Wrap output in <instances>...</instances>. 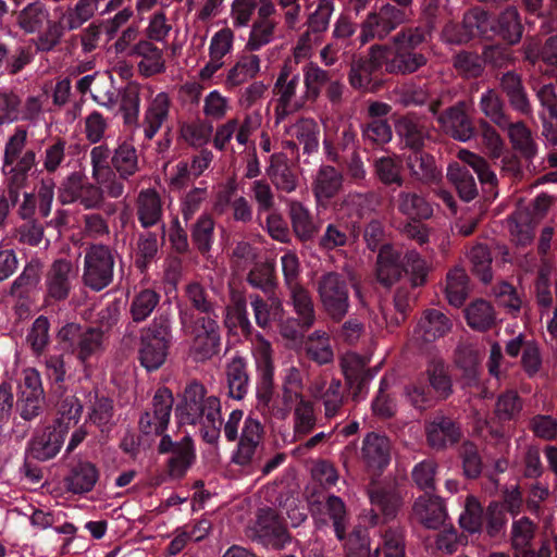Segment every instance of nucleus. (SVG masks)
<instances>
[{
    "label": "nucleus",
    "mask_w": 557,
    "mask_h": 557,
    "mask_svg": "<svg viewBox=\"0 0 557 557\" xmlns=\"http://www.w3.org/2000/svg\"><path fill=\"white\" fill-rule=\"evenodd\" d=\"M175 417L181 425L199 426L206 442L219 440L222 417L221 404L215 396H206V388L198 382L190 383L184 392L183 400L176 406Z\"/></svg>",
    "instance_id": "1"
},
{
    "label": "nucleus",
    "mask_w": 557,
    "mask_h": 557,
    "mask_svg": "<svg viewBox=\"0 0 557 557\" xmlns=\"http://www.w3.org/2000/svg\"><path fill=\"white\" fill-rule=\"evenodd\" d=\"M189 337V356L197 362H203L218 355L221 345L218 315H202L190 326L183 322Z\"/></svg>",
    "instance_id": "2"
},
{
    "label": "nucleus",
    "mask_w": 557,
    "mask_h": 557,
    "mask_svg": "<svg viewBox=\"0 0 557 557\" xmlns=\"http://www.w3.org/2000/svg\"><path fill=\"white\" fill-rule=\"evenodd\" d=\"M315 289L326 314L333 321H342L350 307L346 280L336 272H327L319 277Z\"/></svg>",
    "instance_id": "3"
},
{
    "label": "nucleus",
    "mask_w": 557,
    "mask_h": 557,
    "mask_svg": "<svg viewBox=\"0 0 557 557\" xmlns=\"http://www.w3.org/2000/svg\"><path fill=\"white\" fill-rule=\"evenodd\" d=\"M114 257L109 247L94 245L89 247L84 259L83 278L95 290L107 287L113 278Z\"/></svg>",
    "instance_id": "4"
},
{
    "label": "nucleus",
    "mask_w": 557,
    "mask_h": 557,
    "mask_svg": "<svg viewBox=\"0 0 557 557\" xmlns=\"http://www.w3.org/2000/svg\"><path fill=\"white\" fill-rule=\"evenodd\" d=\"M170 325L168 322H153L141 338L140 361L148 370L160 368L165 361L170 343Z\"/></svg>",
    "instance_id": "5"
},
{
    "label": "nucleus",
    "mask_w": 557,
    "mask_h": 557,
    "mask_svg": "<svg viewBox=\"0 0 557 557\" xmlns=\"http://www.w3.org/2000/svg\"><path fill=\"white\" fill-rule=\"evenodd\" d=\"M276 7L273 0H260L258 17L252 23L244 46L246 52H256L271 44L278 28V21L273 17Z\"/></svg>",
    "instance_id": "6"
},
{
    "label": "nucleus",
    "mask_w": 557,
    "mask_h": 557,
    "mask_svg": "<svg viewBox=\"0 0 557 557\" xmlns=\"http://www.w3.org/2000/svg\"><path fill=\"white\" fill-rule=\"evenodd\" d=\"M405 21V12L391 4L383 5L379 12L369 14L362 24L360 41L367 44L373 38H384Z\"/></svg>",
    "instance_id": "7"
},
{
    "label": "nucleus",
    "mask_w": 557,
    "mask_h": 557,
    "mask_svg": "<svg viewBox=\"0 0 557 557\" xmlns=\"http://www.w3.org/2000/svg\"><path fill=\"white\" fill-rule=\"evenodd\" d=\"M173 406V396L168 388L156 392L152 400V411H146L139 419V429L147 435L162 434L169 424Z\"/></svg>",
    "instance_id": "8"
},
{
    "label": "nucleus",
    "mask_w": 557,
    "mask_h": 557,
    "mask_svg": "<svg viewBox=\"0 0 557 557\" xmlns=\"http://www.w3.org/2000/svg\"><path fill=\"white\" fill-rule=\"evenodd\" d=\"M78 270L70 260H55L48 270L45 278L47 297L53 300H64L70 295Z\"/></svg>",
    "instance_id": "9"
},
{
    "label": "nucleus",
    "mask_w": 557,
    "mask_h": 557,
    "mask_svg": "<svg viewBox=\"0 0 557 557\" xmlns=\"http://www.w3.org/2000/svg\"><path fill=\"white\" fill-rule=\"evenodd\" d=\"M235 34L230 27H223L215 32L209 41V61L199 71L201 81L211 79L214 74L225 65V57L234 49Z\"/></svg>",
    "instance_id": "10"
},
{
    "label": "nucleus",
    "mask_w": 557,
    "mask_h": 557,
    "mask_svg": "<svg viewBox=\"0 0 557 557\" xmlns=\"http://www.w3.org/2000/svg\"><path fill=\"white\" fill-rule=\"evenodd\" d=\"M462 27V34H454L456 24L448 23L443 29V39L448 44H463L476 36H488L493 28V22L490 21L486 12L473 9L465 14Z\"/></svg>",
    "instance_id": "11"
},
{
    "label": "nucleus",
    "mask_w": 557,
    "mask_h": 557,
    "mask_svg": "<svg viewBox=\"0 0 557 557\" xmlns=\"http://www.w3.org/2000/svg\"><path fill=\"white\" fill-rule=\"evenodd\" d=\"M298 85L299 74L293 70L290 63H285L274 85V92L277 96L278 102L275 109L277 122L283 120L289 112L299 109L300 103L295 100Z\"/></svg>",
    "instance_id": "12"
},
{
    "label": "nucleus",
    "mask_w": 557,
    "mask_h": 557,
    "mask_svg": "<svg viewBox=\"0 0 557 557\" xmlns=\"http://www.w3.org/2000/svg\"><path fill=\"white\" fill-rule=\"evenodd\" d=\"M256 540L267 548L282 549L290 537L272 509H263L256 523Z\"/></svg>",
    "instance_id": "13"
},
{
    "label": "nucleus",
    "mask_w": 557,
    "mask_h": 557,
    "mask_svg": "<svg viewBox=\"0 0 557 557\" xmlns=\"http://www.w3.org/2000/svg\"><path fill=\"white\" fill-rule=\"evenodd\" d=\"M171 100L166 92L153 90L147 99L143 119V132L146 139L151 140L162 128L170 115Z\"/></svg>",
    "instance_id": "14"
},
{
    "label": "nucleus",
    "mask_w": 557,
    "mask_h": 557,
    "mask_svg": "<svg viewBox=\"0 0 557 557\" xmlns=\"http://www.w3.org/2000/svg\"><path fill=\"white\" fill-rule=\"evenodd\" d=\"M313 517L318 524L332 523L336 537L344 539L348 527V513L342 498L335 495L329 496L313 509Z\"/></svg>",
    "instance_id": "15"
},
{
    "label": "nucleus",
    "mask_w": 557,
    "mask_h": 557,
    "mask_svg": "<svg viewBox=\"0 0 557 557\" xmlns=\"http://www.w3.org/2000/svg\"><path fill=\"white\" fill-rule=\"evenodd\" d=\"M308 391L311 397L323 403L326 417L331 418L338 413L344 403L339 380L319 376L310 383Z\"/></svg>",
    "instance_id": "16"
},
{
    "label": "nucleus",
    "mask_w": 557,
    "mask_h": 557,
    "mask_svg": "<svg viewBox=\"0 0 557 557\" xmlns=\"http://www.w3.org/2000/svg\"><path fill=\"white\" fill-rule=\"evenodd\" d=\"M260 71V57L252 52L243 53L238 57L234 65L227 70L223 85L227 90H233L255 78Z\"/></svg>",
    "instance_id": "17"
},
{
    "label": "nucleus",
    "mask_w": 557,
    "mask_h": 557,
    "mask_svg": "<svg viewBox=\"0 0 557 557\" xmlns=\"http://www.w3.org/2000/svg\"><path fill=\"white\" fill-rule=\"evenodd\" d=\"M437 121L445 133L460 141H467L473 135L472 123L465 112L463 102H458L444 114H440Z\"/></svg>",
    "instance_id": "18"
},
{
    "label": "nucleus",
    "mask_w": 557,
    "mask_h": 557,
    "mask_svg": "<svg viewBox=\"0 0 557 557\" xmlns=\"http://www.w3.org/2000/svg\"><path fill=\"white\" fill-rule=\"evenodd\" d=\"M263 434V428L257 419L248 417L243 426L238 448L233 460L242 466L248 465L259 446Z\"/></svg>",
    "instance_id": "19"
},
{
    "label": "nucleus",
    "mask_w": 557,
    "mask_h": 557,
    "mask_svg": "<svg viewBox=\"0 0 557 557\" xmlns=\"http://www.w3.org/2000/svg\"><path fill=\"white\" fill-rule=\"evenodd\" d=\"M343 175L331 165H321L313 176L312 191L317 202L324 205L342 188Z\"/></svg>",
    "instance_id": "20"
},
{
    "label": "nucleus",
    "mask_w": 557,
    "mask_h": 557,
    "mask_svg": "<svg viewBox=\"0 0 557 557\" xmlns=\"http://www.w3.org/2000/svg\"><path fill=\"white\" fill-rule=\"evenodd\" d=\"M368 493L372 510L381 511L386 519L394 517L400 507L401 496L393 484L371 483Z\"/></svg>",
    "instance_id": "21"
},
{
    "label": "nucleus",
    "mask_w": 557,
    "mask_h": 557,
    "mask_svg": "<svg viewBox=\"0 0 557 557\" xmlns=\"http://www.w3.org/2000/svg\"><path fill=\"white\" fill-rule=\"evenodd\" d=\"M132 53L138 58V71L145 77H150L165 71L163 52L148 40H140L134 47Z\"/></svg>",
    "instance_id": "22"
},
{
    "label": "nucleus",
    "mask_w": 557,
    "mask_h": 557,
    "mask_svg": "<svg viewBox=\"0 0 557 557\" xmlns=\"http://www.w3.org/2000/svg\"><path fill=\"white\" fill-rule=\"evenodd\" d=\"M389 441L383 435L368 434L363 440L362 458L369 469L382 470L389 462Z\"/></svg>",
    "instance_id": "23"
},
{
    "label": "nucleus",
    "mask_w": 557,
    "mask_h": 557,
    "mask_svg": "<svg viewBox=\"0 0 557 557\" xmlns=\"http://www.w3.org/2000/svg\"><path fill=\"white\" fill-rule=\"evenodd\" d=\"M450 326L449 319L441 310L429 309L419 320L414 334L424 342H433L444 336Z\"/></svg>",
    "instance_id": "24"
},
{
    "label": "nucleus",
    "mask_w": 557,
    "mask_h": 557,
    "mask_svg": "<svg viewBox=\"0 0 557 557\" xmlns=\"http://www.w3.org/2000/svg\"><path fill=\"white\" fill-rule=\"evenodd\" d=\"M196 459L195 447L189 436H184L174 455L168 459L166 474L171 480L183 479Z\"/></svg>",
    "instance_id": "25"
},
{
    "label": "nucleus",
    "mask_w": 557,
    "mask_h": 557,
    "mask_svg": "<svg viewBox=\"0 0 557 557\" xmlns=\"http://www.w3.org/2000/svg\"><path fill=\"white\" fill-rule=\"evenodd\" d=\"M302 388L304 382L300 370L293 366L285 369L282 397L285 406L284 408H273V416L277 419H285L294 405V400L304 397Z\"/></svg>",
    "instance_id": "26"
},
{
    "label": "nucleus",
    "mask_w": 557,
    "mask_h": 557,
    "mask_svg": "<svg viewBox=\"0 0 557 557\" xmlns=\"http://www.w3.org/2000/svg\"><path fill=\"white\" fill-rule=\"evenodd\" d=\"M249 299L258 326L268 329L273 322L282 319L283 304L278 297L272 295L264 299L259 295H250Z\"/></svg>",
    "instance_id": "27"
},
{
    "label": "nucleus",
    "mask_w": 557,
    "mask_h": 557,
    "mask_svg": "<svg viewBox=\"0 0 557 557\" xmlns=\"http://www.w3.org/2000/svg\"><path fill=\"white\" fill-rule=\"evenodd\" d=\"M413 511L420 522L430 529H436L446 518L443 500L437 496L419 497L414 503Z\"/></svg>",
    "instance_id": "28"
},
{
    "label": "nucleus",
    "mask_w": 557,
    "mask_h": 557,
    "mask_svg": "<svg viewBox=\"0 0 557 557\" xmlns=\"http://www.w3.org/2000/svg\"><path fill=\"white\" fill-rule=\"evenodd\" d=\"M460 437L459 429L448 418L437 417L426 426V438L431 447L445 448L455 444Z\"/></svg>",
    "instance_id": "29"
},
{
    "label": "nucleus",
    "mask_w": 557,
    "mask_h": 557,
    "mask_svg": "<svg viewBox=\"0 0 557 557\" xmlns=\"http://www.w3.org/2000/svg\"><path fill=\"white\" fill-rule=\"evenodd\" d=\"M399 259L398 251L392 246H383L380 249L376 262V276L380 283L391 286L399 280L403 273Z\"/></svg>",
    "instance_id": "30"
},
{
    "label": "nucleus",
    "mask_w": 557,
    "mask_h": 557,
    "mask_svg": "<svg viewBox=\"0 0 557 557\" xmlns=\"http://www.w3.org/2000/svg\"><path fill=\"white\" fill-rule=\"evenodd\" d=\"M267 174L280 190L292 193L297 187V176L288 165L287 158L282 153L271 157Z\"/></svg>",
    "instance_id": "31"
},
{
    "label": "nucleus",
    "mask_w": 557,
    "mask_h": 557,
    "mask_svg": "<svg viewBox=\"0 0 557 557\" xmlns=\"http://www.w3.org/2000/svg\"><path fill=\"white\" fill-rule=\"evenodd\" d=\"M398 211L412 220L429 219L433 214L430 202L420 194L400 191L396 199Z\"/></svg>",
    "instance_id": "32"
},
{
    "label": "nucleus",
    "mask_w": 557,
    "mask_h": 557,
    "mask_svg": "<svg viewBox=\"0 0 557 557\" xmlns=\"http://www.w3.org/2000/svg\"><path fill=\"white\" fill-rule=\"evenodd\" d=\"M99 478L97 468L90 462H79L65 479L67 491L74 494L90 492Z\"/></svg>",
    "instance_id": "33"
},
{
    "label": "nucleus",
    "mask_w": 557,
    "mask_h": 557,
    "mask_svg": "<svg viewBox=\"0 0 557 557\" xmlns=\"http://www.w3.org/2000/svg\"><path fill=\"white\" fill-rule=\"evenodd\" d=\"M137 215L144 227L156 225L162 216V203L153 189L141 190L137 198Z\"/></svg>",
    "instance_id": "34"
},
{
    "label": "nucleus",
    "mask_w": 557,
    "mask_h": 557,
    "mask_svg": "<svg viewBox=\"0 0 557 557\" xmlns=\"http://www.w3.org/2000/svg\"><path fill=\"white\" fill-rule=\"evenodd\" d=\"M113 170L123 178H129L139 171V158L133 144L121 143L111 158Z\"/></svg>",
    "instance_id": "35"
},
{
    "label": "nucleus",
    "mask_w": 557,
    "mask_h": 557,
    "mask_svg": "<svg viewBox=\"0 0 557 557\" xmlns=\"http://www.w3.org/2000/svg\"><path fill=\"white\" fill-rule=\"evenodd\" d=\"M225 374L228 395L237 400L243 399L248 392L249 384L244 359L240 357L232 358L226 366Z\"/></svg>",
    "instance_id": "36"
},
{
    "label": "nucleus",
    "mask_w": 557,
    "mask_h": 557,
    "mask_svg": "<svg viewBox=\"0 0 557 557\" xmlns=\"http://www.w3.org/2000/svg\"><path fill=\"white\" fill-rule=\"evenodd\" d=\"M500 128L506 129L512 148L519 151L527 159L536 154V144L532 132L522 122H506Z\"/></svg>",
    "instance_id": "37"
},
{
    "label": "nucleus",
    "mask_w": 557,
    "mask_h": 557,
    "mask_svg": "<svg viewBox=\"0 0 557 557\" xmlns=\"http://www.w3.org/2000/svg\"><path fill=\"white\" fill-rule=\"evenodd\" d=\"M64 438L65 431L54 426L47 435L37 437L32 442L30 454L38 460H49L60 451Z\"/></svg>",
    "instance_id": "38"
},
{
    "label": "nucleus",
    "mask_w": 557,
    "mask_h": 557,
    "mask_svg": "<svg viewBox=\"0 0 557 557\" xmlns=\"http://www.w3.org/2000/svg\"><path fill=\"white\" fill-rule=\"evenodd\" d=\"M374 174L377 180L384 185L404 184L403 177V163L397 156L386 154L374 159L373 161Z\"/></svg>",
    "instance_id": "39"
},
{
    "label": "nucleus",
    "mask_w": 557,
    "mask_h": 557,
    "mask_svg": "<svg viewBox=\"0 0 557 557\" xmlns=\"http://www.w3.org/2000/svg\"><path fill=\"white\" fill-rule=\"evenodd\" d=\"M406 163L411 175L421 182H431L438 176L434 158L419 149L407 157Z\"/></svg>",
    "instance_id": "40"
},
{
    "label": "nucleus",
    "mask_w": 557,
    "mask_h": 557,
    "mask_svg": "<svg viewBox=\"0 0 557 557\" xmlns=\"http://www.w3.org/2000/svg\"><path fill=\"white\" fill-rule=\"evenodd\" d=\"M150 94H153V87L149 84L139 85L135 82H129L122 91L121 109L125 111V119H135L139 112L140 98L148 99Z\"/></svg>",
    "instance_id": "41"
},
{
    "label": "nucleus",
    "mask_w": 557,
    "mask_h": 557,
    "mask_svg": "<svg viewBox=\"0 0 557 557\" xmlns=\"http://www.w3.org/2000/svg\"><path fill=\"white\" fill-rule=\"evenodd\" d=\"M213 126L207 121L196 119L180 125L181 138L191 147L199 148L209 143Z\"/></svg>",
    "instance_id": "42"
},
{
    "label": "nucleus",
    "mask_w": 557,
    "mask_h": 557,
    "mask_svg": "<svg viewBox=\"0 0 557 557\" xmlns=\"http://www.w3.org/2000/svg\"><path fill=\"white\" fill-rule=\"evenodd\" d=\"M287 287L295 312L302 324L310 327L314 322V307L310 293L299 283Z\"/></svg>",
    "instance_id": "43"
},
{
    "label": "nucleus",
    "mask_w": 557,
    "mask_h": 557,
    "mask_svg": "<svg viewBox=\"0 0 557 557\" xmlns=\"http://www.w3.org/2000/svg\"><path fill=\"white\" fill-rule=\"evenodd\" d=\"M49 16L50 14L46 5L40 1H36L27 4L20 11L17 23L26 33H35L49 22Z\"/></svg>",
    "instance_id": "44"
},
{
    "label": "nucleus",
    "mask_w": 557,
    "mask_h": 557,
    "mask_svg": "<svg viewBox=\"0 0 557 557\" xmlns=\"http://www.w3.org/2000/svg\"><path fill=\"white\" fill-rule=\"evenodd\" d=\"M251 352L258 375H274L273 350L270 342L260 333L251 338Z\"/></svg>",
    "instance_id": "45"
},
{
    "label": "nucleus",
    "mask_w": 557,
    "mask_h": 557,
    "mask_svg": "<svg viewBox=\"0 0 557 557\" xmlns=\"http://www.w3.org/2000/svg\"><path fill=\"white\" fill-rule=\"evenodd\" d=\"M492 32L509 44L518 42L522 35V26L517 10L515 8L505 10L498 17L497 23H493Z\"/></svg>",
    "instance_id": "46"
},
{
    "label": "nucleus",
    "mask_w": 557,
    "mask_h": 557,
    "mask_svg": "<svg viewBox=\"0 0 557 557\" xmlns=\"http://www.w3.org/2000/svg\"><path fill=\"white\" fill-rule=\"evenodd\" d=\"M305 95L307 100H317L322 88L329 83V72L321 69L317 63L310 62L302 69Z\"/></svg>",
    "instance_id": "47"
},
{
    "label": "nucleus",
    "mask_w": 557,
    "mask_h": 557,
    "mask_svg": "<svg viewBox=\"0 0 557 557\" xmlns=\"http://www.w3.org/2000/svg\"><path fill=\"white\" fill-rule=\"evenodd\" d=\"M535 527L529 518H521L512 523L511 541L517 554L522 557H534L529 545L534 536Z\"/></svg>",
    "instance_id": "48"
},
{
    "label": "nucleus",
    "mask_w": 557,
    "mask_h": 557,
    "mask_svg": "<svg viewBox=\"0 0 557 557\" xmlns=\"http://www.w3.org/2000/svg\"><path fill=\"white\" fill-rule=\"evenodd\" d=\"M396 132L404 144L412 150L420 149L426 138L425 127L411 117H403L396 124Z\"/></svg>",
    "instance_id": "49"
},
{
    "label": "nucleus",
    "mask_w": 557,
    "mask_h": 557,
    "mask_svg": "<svg viewBox=\"0 0 557 557\" xmlns=\"http://www.w3.org/2000/svg\"><path fill=\"white\" fill-rule=\"evenodd\" d=\"M447 177L456 186L460 198L463 200L469 201L476 196L478 189L473 176L460 164H449Z\"/></svg>",
    "instance_id": "50"
},
{
    "label": "nucleus",
    "mask_w": 557,
    "mask_h": 557,
    "mask_svg": "<svg viewBox=\"0 0 557 557\" xmlns=\"http://www.w3.org/2000/svg\"><path fill=\"white\" fill-rule=\"evenodd\" d=\"M101 0H78L73 9L62 13V20L69 30L81 27L99 10Z\"/></svg>",
    "instance_id": "51"
},
{
    "label": "nucleus",
    "mask_w": 557,
    "mask_h": 557,
    "mask_svg": "<svg viewBox=\"0 0 557 557\" xmlns=\"http://www.w3.org/2000/svg\"><path fill=\"white\" fill-rule=\"evenodd\" d=\"M466 319L470 327L483 331L494 323L495 312L490 302L479 299L468 306Z\"/></svg>",
    "instance_id": "52"
},
{
    "label": "nucleus",
    "mask_w": 557,
    "mask_h": 557,
    "mask_svg": "<svg viewBox=\"0 0 557 557\" xmlns=\"http://www.w3.org/2000/svg\"><path fill=\"white\" fill-rule=\"evenodd\" d=\"M306 350L310 359L324 364L333 360L334 354L326 333L317 331L312 333L306 343Z\"/></svg>",
    "instance_id": "53"
},
{
    "label": "nucleus",
    "mask_w": 557,
    "mask_h": 557,
    "mask_svg": "<svg viewBox=\"0 0 557 557\" xmlns=\"http://www.w3.org/2000/svg\"><path fill=\"white\" fill-rule=\"evenodd\" d=\"M289 215L294 232L300 239L306 240L313 236L315 226L307 208L294 201L289 206Z\"/></svg>",
    "instance_id": "54"
},
{
    "label": "nucleus",
    "mask_w": 557,
    "mask_h": 557,
    "mask_svg": "<svg viewBox=\"0 0 557 557\" xmlns=\"http://www.w3.org/2000/svg\"><path fill=\"white\" fill-rule=\"evenodd\" d=\"M446 295L450 305L459 307L468 295V277L462 269H454L447 274Z\"/></svg>",
    "instance_id": "55"
},
{
    "label": "nucleus",
    "mask_w": 557,
    "mask_h": 557,
    "mask_svg": "<svg viewBox=\"0 0 557 557\" xmlns=\"http://www.w3.org/2000/svg\"><path fill=\"white\" fill-rule=\"evenodd\" d=\"M102 348V332L98 329H87L83 332L74 352H76L81 361L85 362L92 356L99 354Z\"/></svg>",
    "instance_id": "56"
},
{
    "label": "nucleus",
    "mask_w": 557,
    "mask_h": 557,
    "mask_svg": "<svg viewBox=\"0 0 557 557\" xmlns=\"http://www.w3.org/2000/svg\"><path fill=\"white\" fill-rule=\"evenodd\" d=\"M459 524L469 533H475L482 530L484 524V512L474 496L467 497L465 510L459 517Z\"/></svg>",
    "instance_id": "57"
},
{
    "label": "nucleus",
    "mask_w": 557,
    "mask_h": 557,
    "mask_svg": "<svg viewBox=\"0 0 557 557\" xmlns=\"http://www.w3.org/2000/svg\"><path fill=\"white\" fill-rule=\"evenodd\" d=\"M160 297L152 289L139 292L131 304V314L135 322L146 320L159 304Z\"/></svg>",
    "instance_id": "58"
},
{
    "label": "nucleus",
    "mask_w": 557,
    "mask_h": 557,
    "mask_svg": "<svg viewBox=\"0 0 557 557\" xmlns=\"http://www.w3.org/2000/svg\"><path fill=\"white\" fill-rule=\"evenodd\" d=\"M426 58L412 50L397 48L396 54L388 65L391 72L413 73L425 65Z\"/></svg>",
    "instance_id": "59"
},
{
    "label": "nucleus",
    "mask_w": 557,
    "mask_h": 557,
    "mask_svg": "<svg viewBox=\"0 0 557 557\" xmlns=\"http://www.w3.org/2000/svg\"><path fill=\"white\" fill-rule=\"evenodd\" d=\"M382 552L384 557H405L404 534L398 529H388L381 536V544L374 549V557Z\"/></svg>",
    "instance_id": "60"
},
{
    "label": "nucleus",
    "mask_w": 557,
    "mask_h": 557,
    "mask_svg": "<svg viewBox=\"0 0 557 557\" xmlns=\"http://www.w3.org/2000/svg\"><path fill=\"white\" fill-rule=\"evenodd\" d=\"M231 109L230 99L223 96L219 90H212L203 98V114L215 121H220L226 116Z\"/></svg>",
    "instance_id": "61"
},
{
    "label": "nucleus",
    "mask_w": 557,
    "mask_h": 557,
    "mask_svg": "<svg viewBox=\"0 0 557 557\" xmlns=\"http://www.w3.org/2000/svg\"><path fill=\"white\" fill-rule=\"evenodd\" d=\"M92 99L100 106L112 109L117 103L119 95L114 88L111 77L102 74L97 78L91 90Z\"/></svg>",
    "instance_id": "62"
},
{
    "label": "nucleus",
    "mask_w": 557,
    "mask_h": 557,
    "mask_svg": "<svg viewBox=\"0 0 557 557\" xmlns=\"http://www.w3.org/2000/svg\"><path fill=\"white\" fill-rule=\"evenodd\" d=\"M458 158L476 173L482 184L494 185L496 183V174L490 169L482 157L462 149L458 152Z\"/></svg>",
    "instance_id": "63"
},
{
    "label": "nucleus",
    "mask_w": 557,
    "mask_h": 557,
    "mask_svg": "<svg viewBox=\"0 0 557 557\" xmlns=\"http://www.w3.org/2000/svg\"><path fill=\"white\" fill-rule=\"evenodd\" d=\"M480 108L484 115L499 127L506 125L508 120L503 112V103L495 90L488 89L482 94Z\"/></svg>",
    "instance_id": "64"
}]
</instances>
